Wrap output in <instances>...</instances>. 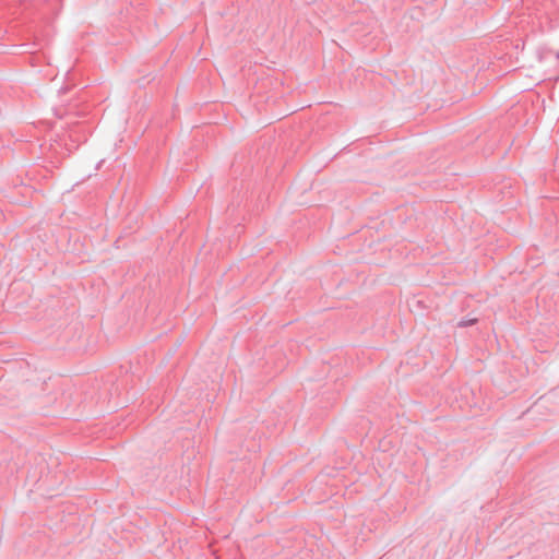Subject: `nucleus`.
<instances>
[{"label": "nucleus", "mask_w": 559, "mask_h": 559, "mask_svg": "<svg viewBox=\"0 0 559 559\" xmlns=\"http://www.w3.org/2000/svg\"><path fill=\"white\" fill-rule=\"evenodd\" d=\"M476 321H477L476 319H471V320H461V321L459 322V326H461V328L468 326V325L474 324Z\"/></svg>", "instance_id": "obj_1"}]
</instances>
